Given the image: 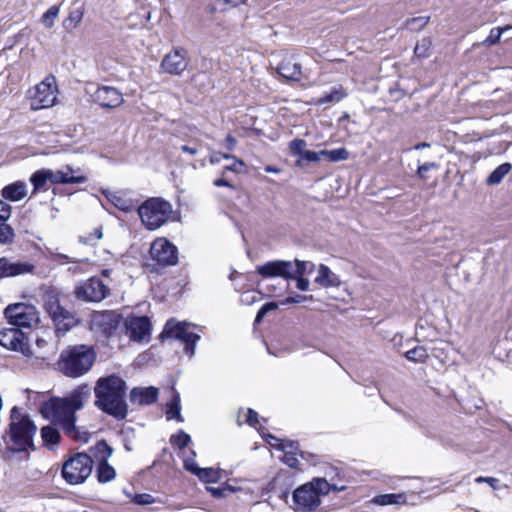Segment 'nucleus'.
Here are the masks:
<instances>
[{
    "label": "nucleus",
    "mask_w": 512,
    "mask_h": 512,
    "mask_svg": "<svg viewBox=\"0 0 512 512\" xmlns=\"http://www.w3.org/2000/svg\"><path fill=\"white\" fill-rule=\"evenodd\" d=\"M101 192L109 202L123 212H130L135 209V205L131 200L125 199L114 192L107 189H101Z\"/></svg>",
    "instance_id": "29"
},
{
    "label": "nucleus",
    "mask_w": 512,
    "mask_h": 512,
    "mask_svg": "<svg viewBox=\"0 0 512 512\" xmlns=\"http://www.w3.org/2000/svg\"><path fill=\"white\" fill-rule=\"evenodd\" d=\"M126 390V382L118 375L100 377L94 387L95 406L118 420L125 419L128 413Z\"/></svg>",
    "instance_id": "3"
},
{
    "label": "nucleus",
    "mask_w": 512,
    "mask_h": 512,
    "mask_svg": "<svg viewBox=\"0 0 512 512\" xmlns=\"http://www.w3.org/2000/svg\"><path fill=\"white\" fill-rule=\"evenodd\" d=\"M345 487H338L336 484H330L325 478H313L294 490L292 500L293 509L302 512H312L321 504L320 497L327 495L330 490L342 491Z\"/></svg>",
    "instance_id": "5"
},
{
    "label": "nucleus",
    "mask_w": 512,
    "mask_h": 512,
    "mask_svg": "<svg viewBox=\"0 0 512 512\" xmlns=\"http://www.w3.org/2000/svg\"><path fill=\"white\" fill-rule=\"evenodd\" d=\"M189 62L188 51L182 47H176L164 56L160 67L170 75H181L187 69Z\"/></svg>",
    "instance_id": "15"
},
{
    "label": "nucleus",
    "mask_w": 512,
    "mask_h": 512,
    "mask_svg": "<svg viewBox=\"0 0 512 512\" xmlns=\"http://www.w3.org/2000/svg\"><path fill=\"white\" fill-rule=\"evenodd\" d=\"M90 396L91 387L83 383L66 397L53 396L41 402L39 412L43 418L50 420L53 424L59 425L62 429L67 426V430L71 431L77 421L76 412L84 408Z\"/></svg>",
    "instance_id": "1"
},
{
    "label": "nucleus",
    "mask_w": 512,
    "mask_h": 512,
    "mask_svg": "<svg viewBox=\"0 0 512 512\" xmlns=\"http://www.w3.org/2000/svg\"><path fill=\"white\" fill-rule=\"evenodd\" d=\"M184 469L196 475L197 477L199 475V470H201V468L197 465L194 459L190 458L184 460Z\"/></svg>",
    "instance_id": "56"
},
{
    "label": "nucleus",
    "mask_w": 512,
    "mask_h": 512,
    "mask_svg": "<svg viewBox=\"0 0 512 512\" xmlns=\"http://www.w3.org/2000/svg\"><path fill=\"white\" fill-rule=\"evenodd\" d=\"M475 481L477 483H482V482H486V484H489L491 488H493L494 490L498 489L499 487V479L497 478H494V477H483V476H479L475 479Z\"/></svg>",
    "instance_id": "59"
},
{
    "label": "nucleus",
    "mask_w": 512,
    "mask_h": 512,
    "mask_svg": "<svg viewBox=\"0 0 512 512\" xmlns=\"http://www.w3.org/2000/svg\"><path fill=\"white\" fill-rule=\"evenodd\" d=\"M428 21V17H415L407 20L406 26L411 31H419L427 25Z\"/></svg>",
    "instance_id": "48"
},
{
    "label": "nucleus",
    "mask_w": 512,
    "mask_h": 512,
    "mask_svg": "<svg viewBox=\"0 0 512 512\" xmlns=\"http://www.w3.org/2000/svg\"><path fill=\"white\" fill-rule=\"evenodd\" d=\"M256 273L262 278L281 277L285 280L292 278V261L272 260L256 267Z\"/></svg>",
    "instance_id": "17"
},
{
    "label": "nucleus",
    "mask_w": 512,
    "mask_h": 512,
    "mask_svg": "<svg viewBox=\"0 0 512 512\" xmlns=\"http://www.w3.org/2000/svg\"><path fill=\"white\" fill-rule=\"evenodd\" d=\"M438 165L436 162H425L423 165L417 167V173L420 178H426V172H428L432 168H437Z\"/></svg>",
    "instance_id": "57"
},
{
    "label": "nucleus",
    "mask_w": 512,
    "mask_h": 512,
    "mask_svg": "<svg viewBox=\"0 0 512 512\" xmlns=\"http://www.w3.org/2000/svg\"><path fill=\"white\" fill-rule=\"evenodd\" d=\"M123 317L117 311H103L93 316V325L106 337H111L117 331Z\"/></svg>",
    "instance_id": "19"
},
{
    "label": "nucleus",
    "mask_w": 512,
    "mask_h": 512,
    "mask_svg": "<svg viewBox=\"0 0 512 512\" xmlns=\"http://www.w3.org/2000/svg\"><path fill=\"white\" fill-rule=\"evenodd\" d=\"M180 395L175 392L166 408V419L168 421L175 419L177 422H183L184 419L181 415Z\"/></svg>",
    "instance_id": "32"
},
{
    "label": "nucleus",
    "mask_w": 512,
    "mask_h": 512,
    "mask_svg": "<svg viewBox=\"0 0 512 512\" xmlns=\"http://www.w3.org/2000/svg\"><path fill=\"white\" fill-rule=\"evenodd\" d=\"M246 0H217V3H224L227 5H230L231 7H237L243 3H245Z\"/></svg>",
    "instance_id": "63"
},
{
    "label": "nucleus",
    "mask_w": 512,
    "mask_h": 512,
    "mask_svg": "<svg viewBox=\"0 0 512 512\" xmlns=\"http://www.w3.org/2000/svg\"><path fill=\"white\" fill-rule=\"evenodd\" d=\"M14 239V229L5 222L0 223V245H11L14 243Z\"/></svg>",
    "instance_id": "40"
},
{
    "label": "nucleus",
    "mask_w": 512,
    "mask_h": 512,
    "mask_svg": "<svg viewBox=\"0 0 512 512\" xmlns=\"http://www.w3.org/2000/svg\"><path fill=\"white\" fill-rule=\"evenodd\" d=\"M189 326L186 322H177L174 319H170L166 322L163 331L159 335V340L163 342L167 338H175L182 341L185 334L188 332L187 327Z\"/></svg>",
    "instance_id": "24"
},
{
    "label": "nucleus",
    "mask_w": 512,
    "mask_h": 512,
    "mask_svg": "<svg viewBox=\"0 0 512 512\" xmlns=\"http://www.w3.org/2000/svg\"><path fill=\"white\" fill-rule=\"evenodd\" d=\"M284 443H285L287 451L298 452L300 457L305 458L306 452L300 450V444H299L298 441H296V440H284Z\"/></svg>",
    "instance_id": "54"
},
{
    "label": "nucleus",
    "mask_w": 512,
    "mask_h": 512,
    "mask_svg": "<svg viewBox=\"0 0 512 512\" xmlns=\"http://www.w3.org/2000/svg\"><path fill=\"white\" fill-rule=\"evenodd\" d=\"M92 97L93 101L103 108H116L123 102L122 93L110 86L98 87Z\"/></svg>",
    "instance_id": "21"
},
{
    "label": "nucleus",
    "mask_w": 512,
    "mask_h": 512,
    "mask_svg": "<svg viewBox=\"0 0 512 512\" xmlns=\"http://www.w3.org/2000/svg\"><path fill=\"white\" fill-rule=\"evenodd\" d=\"M30 182L33 185L32 195L41 190H47L46 184L48 182V178L44 169L35 171L30 177Z\"/></svg>",
    "instance_id": "35"
},
{
    "label": "nucleus",
    "mask_w": 512,
    "mask_h": 512,
    "mask_svg": "<svg viewBox=\"0 0 512 512\" xmlns=\"http://www.w3.org/2000/svg\"><path fill=\"white\" fill-rule=\"evenodd\" d=\"M278 308V303L275 301L266 302L262 307L258 310L254 323L259 324L263 321L264 317L267 313L274 311Z\"/></svg>",
    "instance_id": "45"
},
{
    "label": "nucleus",
    "mask_w": 512,
    "mask_h": 512,
    "mask_svg": "<svg viewBox=\"0 0 512 512\" xmlns=\"http://www.w3.org/2000/svg\"><path fill=\"white\" fill-rule=\"evenodd\" d=\"M225 145L228 149H233L234 146L236 145V139L232 136V135H227L226 139H225Z\"/></svg>",
    "instance_id": "64"
},
{
    "label": "nucleus",
    "mask_w": 512,
    "mask_h": 512,
    "mask_svg": "<svg viewBox=\"0 0 512 512\" xmlns=\"http://www.w3.org/2000/svg\"><path fill=\"white\" fill-rule=\"evenodd\" d=\"M150 255L162 267L174 266L178 262V249L166 238H157L152 242Z\"/></svg>",
    "instance_id": "14"
},
{
    "label": "nucleus",
    "mask_w": 512,
    "mask_h": 512,
    "mask_svg": "<svg viewBox=\"0 0 512 512\" xmlns=\"http://www.w3.org/2000/svg\"><path fill=\"white\" fill-rule=\"evenodd\" d=\"M62 430L67 436H69L70 438H72L75 441L87 443L89 440V437H90L89 433L84 430L82 431L79 427L76 426V423H74L73 430L68 431L67 426L63 427Z\"/></svg>",
    "instance_id": "42"
},
{
    "label": "nucleus",
    "mask_w": 512,
    "mask_h": 512,
    "mask_svg": "<svg viewBox=\"0 0 512 512\" xmlns=\"http://www.w3.org/2000/svg\"><path fill=\"white\" fill-rule=\"evenodd\" d=\"M43 308L58 331L67 332L78 324L75 315L60 304L59 293L49 287L43 294Z\"/></svg>",
    "instance_id": "7"
},
{
    "label": "nucleus",
    "mask_w": 512,
    "mask_h": 512,
    "mask_svg": "<svg viewBox=\"0 0 512 512\" xmlns=\"http://www.w3.org/2000/svg\"><path fill=\"white\" fill-rule=\"evenodd\" d=\"M43 445L53 450L60 442L61 435L59 430L53 425H45L40 430Z\"/></svg>",
    "instance_id": "28"
},
{
    "label": "nucleus",
    "mask_w": 512,
    "mask_h": 512,
    "mask_svg": "<svg viewBox=\"0 0 512 512\" xmlns=\"http://www.w3.org/2000/svg\"><path fill=\"white\" fill-rule=\"evenodd\" d=\"M132 502L136 505L144 506V505L153 504L156 502V500L151 494L140 493V494L133 495Z\"/></svg>",
    "instance_id": "50"
},
{
    "label": "nucleus",
    "mask_w": 512,
    "mask_h": 512,
    "mask_svg": "<svg viewBox=\"0 0 512 512\" xmlns=\"http://www.w3.org/2000/svg\"><path fill=\"white\" fill-rule=\"evenodd\" d=\"M311 265L313 267V264L308 261H302L299 259H295L292 262V278L294 279L297 276H303L306 273L307 266Z\"/></svg>",
    "instance_id": "46"
},
{
    "label": "nucleus",
    "mask_w": 512,
    "mask_h": 512,
    "mask_svg": "<svg viewBox=\"0 0 512 512\" xmlns=\"http://www.w3.org/2000/svg\"><path fill=\"white\" fill-rule=\"evenodd\" d=\"M346 96L345 92L341 87H334L330 92L320 97L317 100L318 105H324L327 103H336L342 100Z\"/></svg>",
    "instance_id": "36"
},
{
    "label": "nucleus",
    "mask_w": 512,
    "mask_h": 512,
    "mask_svg": "<svg viewBox=\"0 0 512 512\" xmlns=\"http://www.w3.org/2000/svg\"><path fill=\"white\" fill-rule=\"evenodd\" d=\"M59 13L60 5L51 6L41 17L42 24L48 29L52 28Z\"/></svg>",
    "instance_id": "39"
},
{
    "label": "nucleus",
    "mask_w": 512,
    "mask_h": 512,
    "mask_svg": "<svg viewBox=\"0 0 512 512\" xmlns=\"http://www.w3.org/2000/svg\"><path fill=\"white\" fill-rule=\"evenodd\" d=\"M511 164L509 162H503L496 169H494L486 179L488 185H497L502 179L511 171Z\"/></svg>",
    "instance_id": "34"
},
{
    "label": "nucleus",
    "mask_w": 512,
    "mask_h": 512,
    "mask_svg": "<svg viewBox=\"0 0 512 512\" xmlns=\"http://www.w3.org/2000/svg\"><path fill=\"white\" fill-rule=\"evenodd\" d=\"M306 146V141L303 139L292 140L289 143L291 156L302 157L303 160H320L321 157H325L327 160H347L350 157V153L344 147L311 151L307 150Z\"/></svg>",
    "instance_id": "11"
},
{
    "label": "nucleus",
    "mask_w": 512,
    "mask_h": 512,
    "mask_svg": "<svg viewBox=\"0 0 512 512\" xmlns=\"http://www.w3.org/2000/svg\"><path fill=\"white\" fill-rule=\"evenodd\" d=\"M208 491L212 494L215 498H222L226 497L227 493L224 492L223 487H210L208 488Z\"/></svg>",
    "instance_id": "61"
},
{
    "label": "nucleus",
    "mask_w": 512,
    "mask_h": 512,
    "mask_svg": "<svg viewBox=\"0 0 512 512\" xmlns=\"http://www.w3.org/2000/svg\"><path fill=\"white\" fill-rule=\"evenodd\" d=\"M96 477L99 483H108L115 479L116 470L108 463V461H99L96 468Z\"/></svg>",
    "instance_id": "31"
},
{
    "label": "nucleus",
    "mask_w": 512,
    "mask_h": 512,
    "mask_svg": "<svg viewBox=\"0 0 512 512\" xmlns=\"http://www.w3.org/2000/svg\"><path fill=\"white\" fill-rule=\"evenodd\" d=\"M158 395L159 390L154 386L134 387L130 391L129 399L132 404L137 403L141 406H148L157 401Z\"/></svg>",
    "instance_id": "22"
},
{
    "label": "nucleus",
    "mask_w": 512,
    "mask_h": 512,
    "mask_svg": "<svg viewBox=\"0 0 512 512\" xmlns=\"http://www.w3.org/2000/svg\"><path fill=\"white\" fill-rule=\"evenodd\" d=\"M315 282L323 287H331L338 285V278L328 266L321 264Z\"/></svg>",
    "instance_id": "30"
},
{
    "label": "nucleus",
    "mask_w": 512,
    "mask_h": 512,
    "mask_svg": "<svg viewBox=\"0 0 512 512\" xmlns=\"http://www.w3.org/2000/svg\"><path fill=\"white\" fill-rule=\"evenodd\" d=\"M262 437L272 448L285 451L286 446L283 439H280L270 433L264 434Z\"/></svg>",
    "instance_id": "49"
},
{
    "label": "nucleus",
    "mask_w": 512,
    "mask_h": 512,
    "mask_svg": "<svg viewBox=\"0 0 512 512\" xmlns=\"http://www.w3.org/2000/svg\"><path fill=\"white\" fill-rule=\"evenodd\" d=\"M9 424L2 435L5 444L2 450L4 459L10 458L16 453L34 450V436L37 432V426L27 413L14 406L10 410Z\"/></svg>",
    "instance_id": "2"
},
{
    "label": "nucleus",
    "mask_w": 512,
    "mask_h": 512,
    "mask_svg": "<svg viewBox=\"0 0 512 512\" xmlns=\"http://www.w3.org/2000/svg\"><path fill=\"white\" fill-rule=\"evenodd\" d=\"M36 272V266L28 261H11L7 257H0V281L4 278H12L20 275Z\"/></svg>",
    "instance_id": "18"
},
{
    "label": "nucleus",
    "mask_w": 512,
    "mask_h": 512,
    "mask_svg": "<svg viewBox=\"0 0 512 512\" xmlns=\"http://www.w3.org/2000/svg\"><path fill=\"white\" fill-rule=\"evenodd\" d=\"M247 170L246 162H233L231 165L225 166L222 177L213 181L217 187L225 186L230 189H236L234 178L230 177V173L240 174L245 173Z\"/></svg>",
    "instance_id": "23"
},
{
    "label": "nucleus",
    "mask_w": 512,
    "mask_h": 512,
    "mask_svg": "<svg viewBox=\"0 0 512 512\" xmlns=\"http://www.w3.org/2000/svg\"><path fill=\"white\" fill-rule=\"evenodd\" d=\"M26 188H27V186L24 182L16 181V182L6 185L2 189L1 193H2L3 198H5L6 200H9L12 202H17V201L22 200L26 196V194H27Z\"/></svg>",
    "instance_id": "26"
},
{
    "label": "nucleus",
    "mask_w": 512,
    "mask_h": 512,
    "mask_svg": "<svg viewBox=\"0 0 512 512\" xmlns=\"http://www.w3.org/2000/svg\"><path fill=\"white\" fill-rule=\"evenodd\" d=\"M283 452L285 453V455L282 458V461L290 468H297L299 465V461L296 458V455H299V453L294 451H287L286 449Z\"/></svg>",
    "instance_id": "51"
},
{
    "label": "nucleus",
    "mask_w": 512,
    "mask_h": 512,
    "mask_svg": "<svg viewBox=\"0 0 512 512\" xmlns=\"http://www.w3.org/2000/svg\"><path fill=\"white\" fill-rule=\"evenodd\" d=\"M96 356L93 346L85 344L68 346L61 351L57 367L66 377L79 378L91 370Z\"/></svg>",
    "instance_id": "4"
},
{
    "label": "nucleus",
    "mask_w": 512,
    "mask_h": 512,
    "mask_svg": "<svg viewBox=\"0 0 512 512\" xmlns=\"http://www.w3.org/2000/svg\"><path fill=\"white\" fill-rule=\"evenodd\" d=\"M73 293L78 300L100 302L110 295V289L99 277L93 276L79 282Z\"/></svg>",
    "instance_id": "12"
},
{
    "label": "nucleus",
    "mask_w": 512,
    "mask_h": 512,
    "mask_svg": "<svg viewBox=\"0 0 512 512\" xmlns=\"http://www.w3.org/2000/svg\"><path fill=\"white\" fill-rule=\"evenodd\" d=\"M405 358L415 363H423L428 358V353L425 347L416 346L413 349L408 350L404 354Z\"/></svg>",
    "instance_id": "37"
},
{
    "label": "nucleus",
    "mask_w": 512,
    "mask_h": 512,
    "mask_svg": "<svg viewBox=\"0 0 512 512\" xmlns=\"http://www.w3.org/2000/svg\"><path fill=\"white\" fill-rule=\"evenodd\" d=\"M4 317L13 328H30L39 322V312L32 304L17 302L4 309Z\"/></svg>",
    "instance_id": "10"
},
{
    "label": "nucleus",
    "mask_w": 512,
    "mask_h": 512,
    "mask_svg": "<svg viewBox=\"0 0 512 512\" xmlns=\"http://www.w3.org/2000/svg\"><path fill=\"white\" fill-rule=\"evenodd\" d=\"M431 44L432 43L429 38L421 39L414 48L415 55L418 57H427Z\"/></svg>",
    "instance_id": "47"
},
{
    "label": "nucleus",
    "mask_w": 512,
    "mask_h": 512,
    "mask_svg": "<svg viewBox=\"0 0 512 512\" xmlns=\"http://www.w3.org/2000/svg\"><path fill=\"white\" fill-rule=\"evenodd\" d=\"M399 495L396 494H384L378 496L376 502L381 505H390V504H396L398 503L397 498Z\"/></svg>",
    "instance_id": "55"
},
{
    "label": "nucleus",
    "mask_w": 512,
    "mask_h": 512,
    "mask_svg": "<svg viewBox=\"0 0 512 512\" xmlns=\"http://www.w3.org/2000/svg\"><path fill=\"white\" fill-rule=\"evenodd\" d=\"M48 181L52 184H81L87 181V176L78 174L79 169L74 170L71 166H66V171L44 169Z\"/></svg>",
    "instance_id": "20"
},
{
    "label": "nucleus",
    "mask_w": 512,
    "mask_h": 512,
    "mask_svg": "<svg viewBox=\"0 0 512 512\" xmlns=\"http://www.w3.org/2000/svg\"><path fill=\"white\" fill-rule=\"evenodd\" d=\"M85 13L84 4L74 2L69 9L68 16L63 21V26L66 30L71 31L75 29L82 21Z\"/></svg>",
    "instance_id": "27"
},
{
    "label": "nucleus",
    "mask_w": 512,
    "mask_h": 512,
    "mask_svg": "<svg viewBox=\"0 0 512 512\" xmlns=\"http://www.w3.org/2000/svg\"><path fill=\"white\" fill-rule=\"evenodd\" d=\"M200 339V336L194 332H187L182 339V342L185 344V352L192 356L195 353V345L197 341Z\"/></svg>",
    "instance_id": "43"
},
{
    "label": "nucleus",
    "mask_w": 512,
    "mask_h": 512,
    "mask_svg": "<svg viewBox=\"0 0 512 512\" xmlns=\"http://www.w3.org/2000/svg\"><path fill=\"white\" fill-rule=\"evenodd\" d=\"M198 478L200 481L205 483H216L221 478V471L214 468H201L199 470Z\"/></svg>",
    "instance_id": "38"
},
{
    "label": "nucleus",
    "mask_w": 512,
    "mask_h": 512,
    "mask_svg": "<svg viewBox=\"0 0 512 512\" xmlns=\"http://www.w3.org/2000/svg\"><path fill=\"white\" fill-rule=\"evenodd\" d=\"M79 241L86 245H94L97 240L94 239V236L92 233H90L88 236H80Z\"/></svg>",
    "instance_id": "62"
},
{
    "label": "nucleus",
    "mask_w": 512,
    "mask_h": 512,
    "mask_svg": "<svg viewBox=\"0 0 512 512\" xmlns=\"http://www.w3.org/2000/svg\"><path fill=\"white\" fill-rule=\"evenodd\" d=\"M0 345L10 351L20 352L25 357L33 354L29 339L21 329L10 327L0 330Z\"/></svg>",
    "instance_id": "13"
},
{
    "label": "nucleus",
    "mask_w": 512,
    "mask_h": 512,
    "mask_svg": "<svg viewBox=\"0 0 512 512\" xmlns=\"http://www.w3.org/2000/svg\"><path fill=\"white\" fill-rule=\"evenodd\" d=\"M172 445L177 446L179 449L186 448L191 442V437L184 430H179L177 434L172 435L170 438Z\"/></svg>",
    "instance_id": "41"
},
{
    "label": "nucleus",
    "mask_w": 512,
    "mask_h": 512,
    "mask_svg": "<svg viewBox=\"0 0 512 512\" xmlns=\"http://www.w3.org/2000/svg\"><path fill=\"white\" fill-rule=\"evenodd\" d=\"M137 212L148 230H156L170 218L172 205L162 198L152 197L138 206Z\"/></svg>",
    "instance_id": "6"
},
{
    "label": "nucleus",
    "mask_w": 512,
    "mask_h": 512,
    "mask_svg": "<svg viewBox=\"0 0 512 512\" xmlns=\"http://www.w3.org/2000/svg\"><path fill=\"white\" fill-rule=\"evenodd\" d=\"M293 280H296V287L301 291H307L309 289L310 282L303 276H297Z\"/></svg>",
    "instance_id": "60"
},
{
    "label": "nucleus",
    "mask_w": 512,
    "mask_h": 512,
    "mask_svg": "<svg viewBox=\"0 0 512 512\" xmlns=\"http://www.w3.org/2000/svg\"><path fill=\"white\" fill-rule=\"evenodd\" d=\"M93 464L94 461L89 454L76 453L63 464L62 477L70 485L82 484L91 475Z\"/></svg>",
    "instance_id": "8"
},
{
    "label": "nucleus",
    "mask_w": 512,
    "mask_h": 512,
    "mask_svg": "<svg viewBox=\"0 0 512 512\" xmlns=\"http://www.w3.org/2000/svg\"><path fill=\"white\" fill-rule=\"evenodd\" d=\"M258 417V413L255 410L249 408L247 410V417L245 422L251 427H256V425L259 423Z\"/></svg>",
    "instance_id": "58"
},
{
    "label": "nucleus",
    "mask_w": 512,
    "mask_h": 512,
    "mask_svg": "<svg viewBox=\"0 0 512 512\" xmlns=\"http://www.w3.org/2000/svg\"><path fill=\"white\" fill-rule=\"evenodd\" d=\"M277 71L288 80L299 81L301 79V65L293 57L283 59L277 67Z\"/></svg>",
    "instance_id": "25"
},
{
    "label": "nucleus",
    "mask_w": 512,
    "mask_h": 512,
    "mask_svg": "<svg viewBox=\"0 0 512 512\" xmlns=\"http://www.w3.org/2000/svg\"><path fill=\"white\" fill-rule=\"evenodd\" d=\"M307 300H313V296L312 295L307 296V295L295 294L293 296L287 297L283 301V304H300Z\"/></svg>",
    "instance_id": "52"
},
{
    "label": "nucleus",
    "mask_w": 512,
    "mask_h": 512,
    "mask_svg": "<svg viewBox=\"0 0 512 512\" xmlns=\"http://www.w3.org/2000/svg\"><path fill=\"white\" fill-rule=\"evenodd\" d=\"M90 452L97 459V461H108L113 454V448L106 442V440H99L93 447L90 448Z\"/></svg>",
    "instance_id": "33"
},
{
    "label": "nucleus",
    "mask_w": 512,
    "mask_h": 512,
    "mask_svg": "<svg viewBox=\"0 0 512 512\" xmlns=\"http://www.w3.org/2000/svg\"><path fill=\"white\" fill-rule=\"evenodd\" d=\"M58 94L55 76L48 75L39 84L27 91L30 108L34 111L46 109L56 104Z\"/></svg>",
    "instance_id": "9"
},
{
    "label": "nucleus",
    "mask_w": 512,
    "mask_h": 512,
    "mask_svg": "<svg viewBox=\"0 0 512 512\" xmlns=\"http://www.w3.org/2000/svg\"><path fill=\"white\" fill-rule=\"evenodd\" d=\"M124 326L126 335L134 342L143 341L151 333V321L147 316H129Z\"/></svg>",
    "instance_id": "16"
},
{
    "label": "nucleus",
    "mask_w": 512,
    "mask_h": 512,
    "mask_svg": "<svg viewBox=\"0 0 512 512\" xmlns=\"http://www.w3.org/2000/svg\"><path fill=\"white\" fill-rule=\"evenodd\" d=\"M11 212V206L0 200V223H4L10 218Z\"/></svg>",
    "instance_id": "53"
},
{
    "label": "nucleus",
    "mask_w": 512,
    "mask_h": 512,
    "mask_svg": "<svg viewBox=\"0 0 512 512\" xmlns=\"http://www.w3.org/2000/svg\"><path fill=\"white\" fill-rule=\"evenodd\" d=\"M511 28H512V26L507 25V26L502 27V28L497 27V28H493V29H491L490 34H489V35H488V37L484 40V42H483V43H484L485 45H487V46H490V45H494V44H496V43L500 40L501 35H502L505 31H507V30H509V29H511Z\"/></svg>",
    "instance_id": "44"
}]
</instances>
